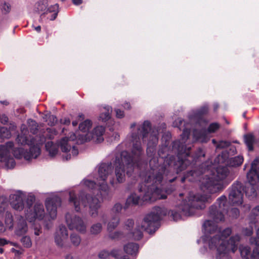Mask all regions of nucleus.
Returning <instances> with one entry per match:
<instances>
[{
  "label": "nucleus",
  "instance_id": "1",
  "mask_svg": "<svg viewBox=\"0 0 259 259\" xmlns=\"http://www.w3.org/2000/svg\"><path fill=\"white\" fill-rule=\"evenodd\" d=\"M211 198L209 195L194 194L190 192L189 194L188 200H185L182 202L179 209L180 212L175 210H167L164 207L155 206L151 212L147 214L144 218L142 228L150 234L154 233L159 227V222L163 216L168 214L175 221L181 218V215L191 216L194 214L195 209H203L205 207L206 202H210Z\"/></svg>",
  "mask_w": 259,
  "mask_h": 259
},
{
  "label": "nucleus",
  "instance_id": "2",
  "mask_svg": "<svg viewBox=\"0 0 259 259\" xmlns=\"http://www.w3.org/2000/svg\"><path fill=\"white\" fill-rule=\"evenodd\" d=\"M227 165V163L219 164L215 167L209 161H205L197 168L187 171L180 179V181L184 183L186 180L189 182L199 181L202 187L210 193L221 192L229 184L222 182L230 173Z\"/></svg>",
  "mask_w": 259,
  "mask_h": 259
},
{
  "label": "nucleus",
  "instance_id": "3",
  "mask_svg": "<svg viewBox=\"0 0 259 259\" xmlns=\"http://www.w3.org/2000/svg\"><path fill=\"white\" fill-rule=\"evenodd\" d=\"M151 130V124L150 121L145 120L143 124L138 128L137 132H133L131 135L132 147L131 154L127 151L121 152V163L115 169V174L117 181L122 183L125 180V174L131 177L134 171L135 166L140 167L144 154V150L142 147L141 139L143 142H146L149 134Z\"/></svg>",
  "mask_w": 259,
  "mask_h": 259
},
{
  "label": "nucleus",
  "instance_id": "4",
  "mask_svg": "<svg viewBox=\"0 0 259 259\" xmlns=\"http://www.w3.org/2000/svg\"><path fill=\"white\" fill-rule=\"evenodd\" d=\"M168 145H162L158 150V154L162 159L163 164H159L157 157H153L149 160L150 169L146 172V181L153 183L168 185L175 181L179 180L177 176V169L175 164L177 163L176 157L168 154Z\"/></svg>",
  "mask_w": 259,
  "mask_h": 259
},
{
  "label": "nucleus",
  "instance_id": "5",
  "mask_svg": "<svg viewBox=\"0 0 259 259\" xmlns=\"http://www.w3.org/2000/svg\"><path fill=\"white\" fill-rule=\"evenodd\" d=\"M146 174L144 177L145 184L139 185V191L143 193V196L140 197L136 194H132L127 199L126 204L137 205L140 200L143 202H152L157 199H164L166 198V194H170L173 192L176 187L170 185V188H167L163 183L156 184L152 182H148L146 181Z\"/></svg>",
  "mask_w": 259,
  "mask_h": 259
},
{
  "label": "nucleus",
  "instance_id": "6",
  "mask_svg": "<svg viewBox=\"0 0 259 259\" xmlns=\"http://www.w3.org/2000/svg\"><path fill=\"white\" fill-rule=\"evenodd\" d=\"M232 233V229L227 228L211 237L208 241V246L210 249H217L216 259H223L226 256L230 251L233 253L238 249V243L240 237L237 234L231 236L228 240H226Z\"/></svg>",
  "mask_w": 259,
  "mask_h": 259
},
{
  "label": "nucleus",
  "instance_id": "7",
  "mask_svg": "<svg viewBox=\"0 0 259 259\" xmlns=\"http://www.w3.org/2000/svg\"><path fill=\"white\" fill-rule=\"evenodd\" d=\"M171 146L172 150L177 154V163L175 164L177 172H181L191 164H196L199 158L205 156L201 148L197 149L195 155H191V147L179 140L174 141Z\"/></svg>",
  "mask_w": 259,
  "mask_h": 259
},
{
  "label": "nucleus",
  "instance_id": "8",
  "mask_svg": "<svg viewBox=\"0 0 259 259\" xmlns=\"http://www.w3.org/2000/svg\"><path fill=\"white\" fill-rule=\"evenodd\" d=\"M227 211V197L225 195H222L218 198L216 202L209 207V217L213 220V221L206 220L204 222L203 228L205 232L208 234L214 233L218 229L215 223L224 221V213Z\"/></svg>",
  "mask_w": 259,
  "mask_h": 259
},
{
  "label": "nucleus",
  "instance_id": "9",
  "mask_svg": "<svg viewBox=\"0 0 259 259\" xmlns=\"http://www.w3.org/2000/svg\"><path fill=\"white\" fill-rule=\"evenodd\" d=\"M69 202L71 205L74 206L76 211L80 210V204L84 206H89L90 213L93 217H96L98 214V210L100 206V201L96 197L81 192L77 196L73 191L69 192Z\"/></svg>",
  "mask_w": 259,
  "mask_h": 259
},
{
  "label": "nucleus",
  "instance_id": "10",
  "mask_svg": "<svg viewBox=\"0 0 259 259\" xmlns=\"http://www.w3.org/2000/svg\"><path fill=\"white\" fill-rule=\"evenodd\" d=\"M256 185L250 184L244 188L242 184L239 182L234 183L231 187L229 194L230 202L232 205H239L243 203V192L249 199H252L257 196Z\"/></svg>",
  "mask_w": 259,
  "mask_h": 259
},
{
  "label": "nucleus",
  "instance_id": "11",
  "mask_svg": "<svg viewBox=\"0 0 259 259\" xmlns=\"http://www.w3.org/2000/svg\"><path fill=\"white\" fill-rule=\"evenodd\" d=\"M75 138H76V136L73 134V137L71 136L70 138L64 137L62 138L58 142V145L54 144L52 142H48L46 144V150L51 157H54L58 153L59 147H60L63 152H68L71 150V147L69 142L70 141H73Z\"/></svg>",
  "mask_w": 259,
  "mask_h": 259
},
{
  "label": "nucleus",
  "instance_id": "12",
  "mask_svg": "<svg viewBox=\"0 0 259 259\" xmlns=\"http://www.w3.org/2000/svg\"><path fill=\"white\" fill-rule=\"evenodd\" d=\"M14 146L12 142H8L6 145L0 146V162L7 168H13L15 165L14 158L10 154V149Z\"/></svg>",
  "mask_w": 259,
  "mask_h": 259
},
{
  "label": "nucleus",
  "instance_id": "13",
  "mask_svg": "<svg viewBox=\"0 0 259 259\" xmlns=\"http://www.w3.org/2000/svg\"><path fill=\"white\" fill-rule=\"evenodd\" d=\"M40 153V149L37 145L30 146L29 151L25 150L22 148H16L13 150V154L15 158L21 159L23 157L26 160L36 158Z\"/></svg>",
  "mask_w": 259,
  "mask_h": 259
},
{
  "label": "nucleus",
  "instance_id": "14",
  "mask_svg": "<svg viewBox=\"0 0 259 259\" xmlns=\"http://www.w3.org/2000/svg\"><path fill=\"white\" fill-rule=\"evenodd\" d=\"M65 219L66 224L70 230L75 229L81 233L85 232L86 226L79 217L67 213L65 215Z\"/></svg>",
  "mask_w": 259,
  "mask_h": 259
},
{
  "label": "nucleus",
  "instance_id": "15",
  "mask_svg": "<svg viewBox=\"0 0 259 259\" xmlns=\"http://www.w3.org/2000/svg\"><path fill=\"white\" fill-rule=\"evenodd\" d=\"M26 217L29 222H32L34 220L37 219L42 220L45 214L44 206L41 203H36L34 207L30 210H25Z\"/></svg>",
  "mask_w": 259,
  "mask_h": 259
},
{
  "label": "nucleus",
  "instance_id": "16",
  "mask_svg": "<svg viewBox=\"0 0 259 259\" xmlns=\"http://www.w3.org/2000/svg\"><path fill=\"white\" fill-rule=\"evenodd\" d=\"M25 199V195L18 191L15 194L10 195V203L12 207L18 211H21L24 208V200Z\"/></svg>",
  "mask_w": 259,
  "mask_h": 259
},
{
  "label": "nucleus",
  "instance_id": "17",
  "mask_svg": "<svg viewBox=\"0 0 259 259\" xmlns=\"http://www.w3.org/2000/svg\"><path fill=\"white\" fill-rule=\"evenodd\" d=\"M246 176L250 184H259V161L255 159L252 162L251 168Z\"/></svg>",
  "mask_w": 259,
  "mask_h": 259
},
{
  "label": "nucleus",
  "instance_id": "18",
  "mask_svg": "<svg viewBox=\"0 0 259 259\" xmlns=\"http://www.w3.org/2000/svg\"><path fill=\"white\" fill-rule=\"evenodd\" d=\"M15 234L17 236L24 235L28 231V225L26 220L22 215H16L14 223Z\"/></svg>",
  "mask_w": 259,
  "mask_h": 259
},
{
  "label": "nucleus",
  "instance_id": "19",
  "mask_svg": "<svg viewBox=\"0 0 259 259\" xmlns=\"http://www.w3.org/2000/svg\"><path fill=\"white\" fill-rule=\"evenodd\" d=\"M61 199L58 197H55L46 200V208L51 219H54L56 217L57 209L58 206L61 205Z\"/></svg>",
  "mask_w": 259,
  "mask_h": 259
},
{
  "label": "nucleus",
  "instance_id": "20",
  "mask_svg": "<svg viewBox=\"0 0 259 259\" xmlns=\"http://www.w3.org/2000/svg\"><path fill=\"white\" fill-rule=\"evenodd\" d=\"M68 236V231L65 226L60 225L54 234L56 244L59 247H62L64 245V240L67 238Z\"/></svg>",
  "mask_w": 259,
  "mask_h": 259
},
{
  "label": "nucleus",
  "instance_id": "21",
  "mask_svg": "<svg viewBox=\"0 0 259 259\" xmlns=\"http://www.w3.org/2000/svg\"><path fill=\"white\" fill-rule=\"evenodd\" d=\"M239 250L242 259H259V247L257 246L251 253V248L248 246H242L239 247Z\"/></svg>",
  "mask_w": 259,
  "mask_h": 259
},
{
  "label": "nucleus",
  "instance_id": "22",
  "mask_svg": "<svg viewBox=\"0 0 259 259\" xmlns=\"http://www.w3.org/2000/svg\"><path fill=\"white\" fill-rule=\"evenodd\" d=\"M158 137L156 134H151L149 136V140L147 143V147L146 150L147 155L151 159L153 157H156V147L158 144Z\"/></svg>",
  "mask_w": 259,
  "mask_h": 259
},
{
  "label": "nucleus",
  "instance_id": "23",
  "mask_svg": "<svg viewBox=\"0 0 259 259\" xmlns=\"http://www.w3.org/2000/svg\"><path fill=\"white\" fill-rule=\"evenodd\" d=\"M104 131L105 128L103 126H98L94 128L92 133L90 134H87L79 135V139H81L80 143H83L87 142L88 141H90L91 136H93L92 138H93L94 136H96L97 137H100L103 135Z\"/></svg>",
  "mask_w": 259,
  "mask_h": 259
},
{
  "label": "nucleus",
  "instance_id": "24",
  "mask_svg": "<svg viewBox=\"0 0 259 259\" xmlns=\"http://www.w3.org/2000/svg\"><path fill=\"white\" fill-rule=\"evenodd\" d=\"M112 168V163H102L99 167L98 174L100 180L105 182L107 176L111 172Z\"/></svg>",
  "mask_w": 259,
  "mask_h": 259
},
{
  "label": "nucleus",
  "instance_id": "25",
  "mask_svg": "<svg viewBox=\"0 0 259 259\" xmlns=\"http://www.w3.org/2000/svg\"><path fill=\"white\" fill-rule=\"evenodd\" d=\"M139 248V244L130 242L126 244L123 247L124 251L127 254L132 256H136L138 253Z\"/></svg>",
  "mask_w": 259,
  "mask_h": 259
},
{
  "label": "nucleus",
  "instance_id": "26",
  "mask_svg": "<svg viewBox=\"0 0 259 259\" xmlns=\"http://www.w3.org/2000/svg\"><path fill=\"white\" fill-rule=\"evenodd\" d=\"M244 142L248 151H252L254 149L253 145L255 142V138L252 133H248L244 135Z\"/></svg>",
  "mask_w": 259,
  "mask_h": 259
},
{
  "label": "nucleus",
  "instance_id": "27",
  "mask_svg": "<svg viewBox=\"0 0 259 259\" xmlns=\"http://www.w3.org/2000/svg\"><path fill=\"white\" fill-rule=\"evenodd\" d=\"M27 130L25 127L21 128V133L17 136L16 139L17 143L21 145H28L29 143V139L27 136Z\"/></svg>",
  "mask_w": 259,
  "mask_h": 259
},
{
  "label": "nucleus",
  "instance_id": "28",
  "mask_svg": "<svg viewBox=\"0 0 259 259\" xmlns=\"http://www.w3.org/2000/svg\"><path fill=\"white\" fill-rule=\"evenodd\" d=\"M84 184L87 187L92 189H95L97 185H99L100 187V189L102 191L106 192L108 190V186L103 181L102 183L98 182V184H97L94 181L86 180L84 182Z\"/></svg>",
  "mask_w": 259,
  "mask_h": 259
},
{
  "label": "nucleus",
  "instance_id": "29",
  "mask_svg": "<svg viewBox=\"0 0 259 259\" xmlns=\"http://www.w3.org/2000/svg\"><path fill=\"white\" fill-rule=\"evenodd\" d=\"M208 112V107L206 106H203L196 111L194 114V117L198 120H202L203 117L207 114Z\"/></svg>",
  "mask_w": 259,
  "mask_h": 259
},
{
  "label": "nucleus",
  "instance_id": "30",
  "mask_svg": "<svg viewBox=\"0 0 259 259\" xmlns=\"http://www.w3.org/2000/svg\"><path fill=\"white\" fill-rule=\"evenodd\" d=\"M243 162V157L242 156H237L231 158L228 162V164L231 167H237L241 165Z\"/></svg>",
  "mask_w": 259,
  "mask_h": 259
},
{
  "label": "nucleus",
  "instance_id": "31",
  "mask_svg": "<svg viewBox=\"0 0 259 259\" xmlns=\"http://www.w3.org/2000/svg\"><path fill=\"white\" fill-rule=\"evenodd\" d=\"M104 111H103L99 116V119L105 122L111 118L112 108L105 107L104 108Z\"/></svg>",
  "mask_w": 259,
  "mask_h": 259
},
{
  "label": "nucleus",
  "instance_id": "32",
  "mask_svg": "<svg viewBox=\"0 0 259 259\" xmlns=\"http://www.w3.org/2000/svg\"><path fill=\"white\" fill-rule=\"evenodd\" d=\"M47 6V0H40L35 4V10L39 13L46 10Z\"/></svg>",
  "mask_w": 259,
  "mask_h": 259
},
{
  "label": "nucleus",
  "instance_id": "33",
  "mask_svg": "<svg viewBox=\"0 0 259 259\" xmlns=\"http://www.w3.org/2000/svg\"><path fill=\"white\" fill-rule=\"evenodd\" d=\"M58 7L59 6L58 4H55L54 6H52L51 7L48 8L46 11L44 12L41 15V17L45 15V14L49 13H51L54 12V13L53 14L52 18L50 19L51 20H54L58 15Z\"/></svg>",
  "mask_w": 259,
  "mask_h": 259
},
{
  "label": "nucleus",
  "instance_id": "34",
  "mask_svg": "<svg viewBox=\"0 0 259 259\" xmlns=\"http://www.w3.org/2000/svg\"><path fill=\"white\" fill-rule=\"evenodd\" d=\"M143 236L142 232L139 228H136L129 232V237L135 240H141Z\"/></svg>",
  "mask_w": 259,
  "mask_h": 259
},
{
  "label": "nucleus",
  "instance_id": "35",
  "mask_svg": "<svg viewBox=\"0 0 259 259\" xmlns=\"http://www.w3.org/2000/svg\"><path fill=\"white\" fill-rule=\"evenodd\" d=\"M28 129L30 133L33 134H36L38 131V124L35 121L32 119H28L27 121Z\"/></svg>",
  "mask_w": 259,
  "mask_h": 259
},
{
  "label": "nucleus",
  "instance_id": "36",
  "mask_svg": "<svg viewBox=\"0 0 259 259\" xmlns=\"http://www.w3.org/2000/svg\"><path fill=\"white\" fill-rule=\"evenodd\" d=\"M92 126V122L90 120L87 119L83 122L80 123L79 125V129L83 133H86L89 131Z\"/></svg>",
  "mask_w": 259,
  "mask_h": 259
},
{
  "label": "nucleus",
  "instance_id": "37",
  "mask_svg": "<svg viewBox=\"0 0 259 259\" xmlns=\"http://www.w3.org/2000/svg\"><path fill=\"white\" fill-rule=\"evenodd\" d=\"M5 224L10 229H11L14 225L13 223V215L12 213L8 211H7L5 213Z\"/></svg>",
  "mask_w": 259,
  "mask_h": 259
},
{
  "label": "nucleus",
  "instance_id": "38",
  "mask_svg": "<svg viewBox=\"0 0 259 259\" xmlns=\"http://www.w3.org/2000/svg\"><path fill=\"white\" fill-rule=\"evenodd\" d=\"M102 229L101 224L98 223L93 225L90 229V232L92 234L97 235L100 233Z\"/></svg>",
  "mask_w": 259,
  "mask_h": 259
},
{
  "label": "nucleus",
  "instance_id": "39",
  "mask_svg": "<svg viewBox=\"0 0 259 259\" xmlns=\"http://www.w3.org/2000/svg\"><path fill=\"white\" fill-rule=\"evenodd\" d=\"M20 239L23 246L26 248H30L32 246L31 240L29 236L23 235Z\"/></svg>",
  "mask_w": 259,
  "mask_h": 259
},
{
  "label": "nucleus",
  "instance_id": "40",
  "mask_svg": "<svg viewBox=\"0 0 259 259\" xmlns=\"http://www.w3.org/2000/svg\"><path fill=\"white\" fill-rule=\"evenodd\" d=\"M0 9L2 14L6 15L10 12L11 6L10 4L7 2H4L1 5Z\"/></svg>",
  "mask_w": 259,
  "mask_h": 259
},
{
  "label": "nucleus",
  "instance_id": "41",
  "mask_svg": "<svg viewBox=\"0 0 259 259\" xmlns=\"http://www.w3.org/2000/svg\"><path fill=\"white\" fill-rule=\"evenodd\" d=\"M220 127V125L217 122L210 123L207 129V132L209 134L214 133Z\"/></svg>",
  "mask_w": 259,
  "mask_h": 259
},
{
  "label": "nucleus",
  "instance_id": "42",
  "mask_svg": "<svg viewBox=\"0 0 259 259\" xmlns=\"http://www.w3.org/2000/svg\"><path fill=\"white\" fill-rule=\"evenodd\" d=\"M11 136V133L7 127H0V137L2 139H8Z\"/></svg>",
  "mask_w": 259,
  "mask_h": 259
},
{
  "label": "nucleus",
  "instance_id": "43",
  "mask_svg": "<svg viewBox=\"0 0 259 259\" xmlns=\"http://www.w3.org/2000/svg\"><path fill=\"white\" fill-rule=\"evenodd\" d=\"M70 240L72 244L76 246L79 245L81 241L80 237L76 234L70 235Z\"/></svg>",
  "mask_w": 259,
  "mask_h": 259
},
{
  "label": "nucleus",
  "instance_id": "44",
  "mask_svg": "<svg viewBox=\"0 0 259 259\" xmlns=\"http://www.w3.org/2000/svg\"><path fill=\"white\" fill-rule=\"evenodd\" d=\"M228 159V154L226 153L222 152L221 154H219L217 158L215 159V161L219 163H225L226 160Z\"/></svg>",
  "mask_w": 259,
  "mask_h": 259
},
{
  "label": "nucleus",
  "instance_id": "45",
  "mask_svg": "<svg viewBox=\"0 0 259 259\" xmlns=\"http://www.w3.org/2000/svg\"><path fill=\"white\" fill-rule=\"evenodd\" d=\"M249 217L251 220L259 218V205L256 206L252 209Z\"/></svg>",
  "mask_w": 259,
  "mask_h": 259
},
{
  "label": "nucleus",
  "instance_id": "46",
  "mask_svg": "<svg viewBox=\"0 0 259 259\" xmlns=\"http://www.w3.org/2000/svg\"><path fill=\"white\" fill-rule=\"evenodd\" d=\"M35 201V197L34 196H29L26 199V210H30L32 209L31 206Z\"/></svg>",
  "mask_w": 259,
  "mask_h": 259
},
{
  "label": "nucleus",
  "instance_id": "47",
  "mask_svg": "<svg viewBox=\"0 0 259 259\" xmlns=\"http://www.w3.org/2000/svg\"><path fill=\"white\" fill-rule=\"evenodd\" d=\"M256 237H251L249 239V243L251 245H255L257 247H259V228L256 231Z\"/></svg>",
  "mask_w": 259,
  "mask_h": 259
},
{
  "label": "nucleus",
  "instance_id": "48",
  "mask_svg": "<svg viewBox=\"0 0 259 259\" xmlns=\"http://www.w3.org/2000/svg\"><path fill=\"white\" fill-rule=\"evenodd\" d=\"M47 121L50 126H54L57 122V119L56 116L54 115H49Z\"/></svg>",
  "mask_w": 259,
  "mask_h": 259
},
{
  "label": "nucleus",
  "instance_id": "49",
  "mask_svg": "<svg viewBox=\"0 0 259 259\" xmlns=\"http://www.w3.org/2000/svg\"><path fill=\"white\" fill-rule=\"evenodd\" d=\"M126 229L130 232L132 231L134 225V221L133 219H128L125 223Z\"/></svg>",
  "mask_w": 259,
  "mask_h": 259
},
{
  "label": "nucleus",
  "instance_id": "50",
  "mask_svg": "<svg viewBox=\"0 0 259 259\" xmlns=\"http://www.w3.org/2000/svg\"><path fill=\"white\" fill-rule=\"evenodd\" d=\"M114 258L115 259H130L127 255L123 254L122 253L118 252L114 250Z\"/></svg>",
  "mask_w": 259,
  "mask_h": 259
},
{
  "label": "nucleus",
  "instance_id": "51",
  "mask_svg": "<svg viewBox=\"0 0 259 259\" xmlns=\"http://www.w3.org/2000/svg\"><path fill=\"white\" fill-rule=\"evenodd\" d=\"M107 231L109 233V237L111 239H113V223L109 222L107 226Z\"/></svg>",
  "mask_w": 259,
  "mask_h": 259
},
{
  "label": "nucleus",
  "instance_id": "52",
  "mask_svg": "<svg viewBox=\"0 0 259 259\" xmlns=\"http://www.w3.org/2000/svg\"><path fill=\"white\" fill-rule=\"evenodd\" d=\"M242 233L246 236H250L253 233V229L252 227H249L244 228L242 230Z\"/></svg>",
  "mask_w": 259,
  "mask_h": 259
},
{
  "label": "nucleus",
  "instance_id": "53",
  "mask_svg": "<svg viewBox=\"0 0 259 259\" xmlns=\"http://www.w3.org/2000/svg\"><path fill=\"white\" fill-rule=\"evenodd\" d=\"M230 145V142L226 141H221L219 142L217 147L219 148H225L229 147Z\"/></svg>",
  "mask_w": 259,
  "mask_h": 259
},
{
  "label": "nucleus",
  "instance_id": "54",
  "mask_svg": "<svg viewBox=\"0 0 259 259\" xmlns=\"http://www.w3.org/2000/svg\"><path fill=\"white\" fill-rule=\"evenodd\" d=\"M190 135V130L185 128L181 136L182 137L183 140H187Z\"/></svg>",
  "mask_w": 259,
  "mask_h": 259
},
{
  "label": "nucleus",
  "instance_id": "55",
  "mask_svg": "<svg viewBox=\"0 0 259 259\" xmlns=\"http://www.w3.org/2000/svg\"><path fill=\"white\" fill-rule=\"evenodd\" d=\"M125 236L124 233L121 231L114 232V239H122L124 238Z\"/></svg>",
  "mask_w": 259,
  "mask_h": 259
},
{
  "label": "nucleus",
  "instance_id": "56",
  "mask_svg": "<svg viewBox=\"0 0 259 259\" xmlns=\"http://www.w3.org/2000/svg\"><path fill=\"white\" fill-rule=\"evenodd\" d=\"M116 116L118 118H122L124 116V112L123 111L120 109H117L115 110Z\"/></svg>",
  "mask_w": 259,
  "mask_h": 259
},
{
  "label": "nucleus",
  "instance_id": "57",
  "mask_svg": "<svg viewBox=\"0 0 259 259\" xmlns=\"http://www.w3.org/2000/svg\"><path fill=\"white\" fill-rule=\"evenodd\" d=\"M231 213L233 217L237 218L239 215V210L237 208H233L231 210Z\"/></svg>",
  "mask_w": 259,
  "mask_h": 259
},
{
  "label": "nucleus",
  "instance_id": "58",
  "mask_svg": "<svg viewBox=\"0 0 259 259\" xmlns=\"http://www.w3.org/2000/svg\"><path fill=\"white\" fill-rule=\"evenodd\" d=\"M109 255V253L108 251L103 250L101 251L98 255V256L100 258H105L108 257Z\"/></svg>",
  "mask_w": 259,
  "mask_h": 259
},
{
  "label": "nucleus",
  "instance_id": "59",
  "mask_svg": "<svg viewBox=\"0 0 259 259\" xmlns=\"http://www.w3.org/2000/svg\"><path fill=\"white\" fill-rule=\"evenodd\" d=\"M60 123L63 124L68 125L70 123V120L68 118H64L60 119Z\"/></svg>",
  "mask_w": 259,
  "mask_h": 259
},
{
  "label": "nucleus",
  "instance_id": "60",
  "mask_svg": "<svg viewBox=\"0 0 259 259\" xmlns=\"http://www.w3.org/2000/svg\"><path fill=\"white\" fill-rule=\"evenodd\" d=\"M122 208V205L119 203H116L114 204V211L119 212L121 210Z\"/></svg>",
  "mask_w": 259,
  "mask_h": 259
},
{
  "label": "nucleus",
  "instance_id": "61",
  "mask_svg": "<svg viewBox=\"0 0 259 259\" xmlns=\"http://www.w3.org/2000/svg\"><path fill=\"white\" fill-rule=\"evenodd\" d=\"M6 231V227L4 225L3 223L0 221V235L2 234Z\"/></svg>",
  "mask_w": 259,
  "mask_h": 259
},
{
  "label": "nucleus",
  "instance_id": "62",
  "mask_svg": "<svg viewBox=\"0 0 259 259\" xmlns=\"http://www.w3.org/2000/svg\"><path fill=\"white\" fill-rule=\"evenodd\" d=\"M41 233V228L35 227L34 228V234L36 236H38Z\"/></svg>",
  "mask_w": 259,
  "mask_h": 259
},
{
  "label": "nucleus",
  "instance_id": "63",
  "mask_svg": "<svg viewBox=\"0 0 259 259\" xmlns=\"http://www.w3.org/2000/svg\"><path fill=\"white\" fill-rule=\"evenodd\" d=\"M71 147L72 148V151H71V153H72V155L73 156L77 155V154L78 153V150L75 148V147L74 146H71Z\"/></svg>",
  "mask_w": 259,
  "mask_h": 259
},
{
  "label": "nucleus",
  "instance_id": "64",
  "mask_svg": "<svg viewBox=\"0 0 259 259\" xmlns=\"http://www.w3.org/2000/svg\"><path fill=\"white\" fill-rule=\"evenodd\" d=\"M11 251H12V252L15 253L16 256V255H19L22 254L23 253V252L21 251L18 250H16V249H15L14 248H12Z\"/></svg>",
  "mask_w": 259,
  "mask_h": 259
}]
</instances>
